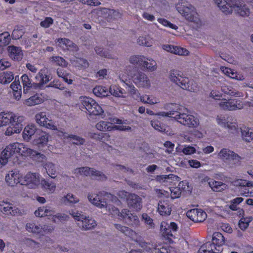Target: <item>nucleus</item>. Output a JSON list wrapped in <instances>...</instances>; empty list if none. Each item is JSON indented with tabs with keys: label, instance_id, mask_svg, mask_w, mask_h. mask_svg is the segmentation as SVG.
<instances>
[{
	"label": "nucleus",
	"instance_id": "nucleus-1",
	"mask_svg": "<svg viewBox=\"0 0 253 253\" xmlns=\"http://www.w3.org/2000/svg\"><path fill=\"white\" fill-rule=\"evenodd\" d=\"M87 199L92 204L98 208H105L112 215L119 213L118 209L111 203L119 205L121 203L120 201L111 194L105 192H99L98 194L89 193L87 195Z\"/></svg>",
	"mask_w": 253,
	"mask_h": 253
},
{
	"label": "nucleus",
	"instance_id": "nucleus-49",
	"mask_svg": "<svg viewBox=\"0 0 253 253\" xmlns=\"http://www.w3.org/2000/svg\"><path fill=\"white\" fill-rule=\"evenodd\" d=\"M137 42L139 45L151 47L154 43V40L149 36H141L138 38Z\"/></svg>",
	"mask_w": 253,
	"mask_h": 253
},
{
	"label": "nucleus",
	"instance_id": "nucleus-30",
	"mask_svg": "<svg viewBox=\"0 0 253 253\" xmlns=\"http://www.w3.org/2000/svg\"><path fill=\"white\" fill-rule=\"evenodd\" d=\"M27 157H31L34 161L38 163H41L42 166L43 164H45L46 160V156L41 154V153L37 152V151L29 148L28 147L27 150Z\"/></svg>",
	"mask_w": 253,
	"mask_h": 253
},
{
	"label": "nucleus",
	"instance_id": "nucleus-34",
	"mask_svg": "<svg viewBox=\"0 0 253 253\" xmlns=\"http://www.w3.org/2000/svg\"><path fill=\"white\" fill-rule=\"evenodd\" d=\"M10 57L14 60L19 61L23 57V52L21 48L13 45L8 47Z\"/></svg>",
	"mask_w": 253,
	"mask_h": 253
},
{
	"label": "nucleus",
	"instance_id": "nucleus-56",
	"mask_svg": "<svg viewBox=\"0 0 253 253\" xmlns=\"http://www.w3.org/2000/svg\"><path fill=\"white\" fill-rule=\"evenodd\" d=\"M177 152H182L185 155H191L196 152V149L190 145H184L183 148L177 147L176 148Z\"/></svg>",
	"mask_w": 253,
	"mask_h": 253
},
{
	"label": "nucleus",
	"instance_id": "nucleus-47",
	"mask_svg": "<svg viewBox=\"0 0 253 253\" xmlns=\"http://www.w3.org/2000/svg\"><path fill=\"white\" fill-rule=\"evenodd\" d=\"M243 139L246 141L250 142L253 140V130L251 128L243 126L241 128Z\"/></svg>",
	"mask_w": 253,
	"mask_h": 253
},
{
	"label": "nucleus",
	"instance_id": "nucleus-6",
	"mask_svg": "<svg viewBox=\"0 0 253 253\" xmlns=\"http://www.w3.org/2000/svg\"><path fill=\"white\" fill-rule=\"evenodd\" d=\"M178 12L185 19L199 25L201 23L199 16L194 6L186 0H180L175 5Z\"/></svg>",
	"mask_w": 253,
	"mask_h": 253
},
{
	"label": "nucleus",
	"instance_id": "nucleus-14",
	"mask_svg": "<svg viewBox=\"0 0 253 253\" xmlns=\"http://www.w3.org/2000/svg\"><path fill=\"white\" fill-rule=\"evenodd\" d=\"M218 105L220 109L224 111L241 110L244 107V104L242 101L236 99L223 98L220 100Z\"/></svg>",
	"mask_w": 253,
	"mask_h": 253
},
{
	"label": "nucleus",
	"instance_id": "nucleus-58",
	"mask_svg": "<svg viewBox=\"0 0 253 253\" xmlns=\"http://www.w3.org/2000/svg\"><path fill=\"white\" fill-rule=\"evenodd\" d=\"M69 216L65 213H58L54 214L51 220L54 222H63L68 219Z\"/></svg>",
	"mask_w": 253,
	"mask_h": 253
},
{
	"label": "nucleus",
	"instance_id": "nucleus-50",
	"mask_svg": "<svg viewBox=\"0 0 253 253\" xmlns=\"http://www.w3.org/2000/svg\"><path fill=\"white\" fill-rule=\"evenodd\" d=\"M61 200L65 205L69 204H75L79 202V198L72 193L67 194L62 198Z\"/></svg>",
	"mask_w": 253,
	"mask_h": 253
},
{
	"label": "nucleus",
	"instance_id": "nucleus-46",
	"mask_svg": "<svg viewBox=\"0 0 253 253\" xmlns=\"http://www.w3.org/2000/svg\"><path fill=\"white\" fill-rule=\"evenodd\" d=\"M26 229L29 232L34 234H40L42 232V227L35 222H29L26 224Z\"/></svg>",
	"mask_w": 253,
	"mask_h": 253
},
{
	"label": "nucleus",
	"instance_id": "nucleus-51",
	"mask_svg": "<svg viewBox=\"0 0 253 253\" xmlns=\"http://www.w3.org/2000/svg\"><path fill=\"white\" fill-rule=\"evenodd\" d=\"M22 83L23 86V91L26 93L30 87H32V80L29 78L27 74H24L21 77Z\"/></svg>",
	"mask_w": 253,
	"mask_h": 253
},
{
	"label": "nucleus",
	"instance_id": "nucleus-62",
	"mask_svg": "<svg viewBox=\"0 0 253 253\" xmlns=\"http://www.w3.org/2000/svg\"><path fill=\"white\" fill-rule=\"evenodd\" d=\"M72 64L76 66L86 68L88 66V63L86 60L83 58H77L76 60H71Z\"/></svg>",
	"mask_w": 253,
	"mask_h": 253
},
{
	"label": "nucleus",
	"instance_id": "nucleus-42",
	"mask_svg": "<svg viewBox=\"0 0 253 253\" xmlns=\"http://www.w3.org/2000/svg\"><path fill=\"white\" fill-rule=\"evenodd\" d=\"M210 187L215 192H221L227 189L228 186L225 184L221 181L215 180H210L209 182Z\"/></svg>",
	"mask_w": 253,
	"mask_h": 253
},
{
	"label": "nucleus",
	"instance_id": "nucleus-28",
	"mask_svg": "<svg viewBox=\"0 0 253 253\" xmlns=\"http://www.w3.org/2000/svg\"><path fill=\"white\" fill-rule=\"evenodd\" d=\"M163 48L167 51L178 55L186 56L189 54V51L186 48L177 46L165 44L163 45Z\"/></svg>",
	"mask_w": 253,
	"mask_h": 253
},
{
	"label": "nucleus",
	"instance_id": "nucleus-63",
	"mask_svg": "<svg viewBox=\"0 0 253 253\" xmlns=\"http://www.w3.org/2000/svg\"><path fill=\"white\" fill-rule=\"evenodd\" d=\"M51 61L53 62L57 65L66 67L67 66V62L66 60L60 56H53L51 58Z\"/></svg>",
	"mask_w": 253,
	"mask_h": 253
},
{
	"label": "nucleus",
	"instance_id": "nucleus-24",
	"mask_svg": "<svg viewBox=\"0 0 253 253\" xmlns=\"http://www.w3.org/2000/svg\"><path fill=\"white\" fill-rule=\"evenodd\" d=\"M57 135L61 137V138L64 141H67V142H71L73 144L78 145H82L85 142L84 139L79 136L69 134L67 133L63 132L61 131H58L57 132Z\"/></svg>",
	"mask_w": 253,
	"mask_h": 253
},
{
	"label": "nucleus",
	"instance_id": "nucleus-37",
	"mask_svg": "<svg viewBox=\"0 0 253 253\" xmlns=\"http://www.w3.org/2000/svg\"><path fill=\"white\" fill-rule=\"evenodd\" d=\"M157 180L162 183H169L171 184H175L176 182L180 181V178L177 175L173 174L169 175H161L157 176Z\"/></svg>",
	"mask_w": 253,
	"mask_h": 253
},
{
	"label": "nucleus",
	"instance_id": "nucleus-59",
	"mask_svg": "<svg viewBox=\"0 0 253 253\" xmlns=\"http://www.w3.org/2000/svg\"><path fill=\"white\" fill-rule=\"evenodd\" d=\"M9 112L0 113V127L8 125Z\"/></svg>",
	"mask_w": 253,
	"mask_h": 253
},
{
	"label": "nucleus",
	"instance_id": "nucleus-22",
	"mask_svg": "<svg viewBox=\"0 0 253 253\" xmlns=\"http://www.w3.org/2000/svg\"><path fill=\"white\" fill-rule=\"evenodd\" d=\"M117 13V12L114 10L104 8L94 10L91 14L94 17L100 18V20H102L101 18H103L109 21L114 18Z\"/></svg>",
	"mask_w": 253,
	"mask_h": 253
},
{
	"label": "nucleus",
	"instance_id": "nucleus-48",
	"mask_svg": "<svg viewBox=\"0 0 253 253\" xmlns=\"http://www.w3.org/2000/svg\"><path fill=\"white\" fill-rule=\"evenodd\" d=\"M13 79V74L11 72H3L0 74V83L2 84H9Z\"/></svg>",
	"mask_w": 253,
	"mask_h": 253
},
{
	"label": "nucleus",
	"instance_id": "nucleus-60",
	"mask_svg": "<svg viewBox=\"0 0 253 253\" xmlns=\"http://www.w3.org/2000/svg\"><path fill=\"white\" fill-rule=\"evenodd\" d=\"M47 117V116L44 112H41L37 113L35 117L36 123L41 126L42 123L46 120Z\"/></svg>",
	"mask_w": 253,
	"mask_h": 253
},
{
	"label": "nucleus",
	"instance_id": "nucleus-12",
	"mask_svg": "<svg viewBox=\"0 0 253 253\" xmlns=\"http://www.w3.org/2000/svg\"><path fill=\"white\" fill-rule=\"evenodd\" d=\"M177 224L174 222L169 223L163 221L161 224V231L163 236L169 243H172V239L175 238V232L178 230Z\"/></svg>",
	"mask_w": 253,
	"mask_h": 253
},
{
	"label": "nucleus",
	"instance_id": "nucleus-53",
	"mask_svg": "<svg viewBox=\"0 0 253 253\" xmlns=\"http://www.w3.org/2000/svg\"><path fill=\"white\" fill-rule=\"evenodd\" d=\"M253 218L251 216L242 217L239 221L238 225L242 230H246L249 226L250 223L252 221Z\"/></svg>",
	"mask_w": 253,
	"mask_h": 253
},
{
	"label": "nucleus",
	"instance_id": "nucleus-13",
	"mask_svg": "<svg viewBox=\"0 0 253 253\" xmlns=\"http://www.w3.org/2000/svg\"><path fill=\"white\" fill-rule=\"evenodd\" d=\"M217 158L225 163L233 165L239 163L241 160L238 154L227 148L221 149L217 154Z\"/></svg>",
	"mask_w": 253,
	"mask_h": 253
},
{
	"label": "nucleus",
	"instance_id": "nucleus-19",
	"mask_svg": "<svg viewBox=\"0 0 253 253\" xmlns=\"http://www.w3.org/2000/svg\"><path fill=\"white\" fill-rule=\"evenodd\" d=\"M217 124L224 127H227L229 131L233 133L238 130V126L237 120L230 117L217 116L216 118Z\"/></svg>",
	"mask_w": 253,
	"mask_h": 253
},
{
	"label": "nucleus",
	"instance_id": "nucleus-64",
	"mask_svg": "<svg viewBox=\"0 0 253 253\" xmlns=\"http://www.w3.org/2000/svg\"><path fill=\"white\" fill-rule=\"evenodd\" d=\"M95 51L96 54L101 57L108 58H112L111 55L107 51L104 50L101 46L95 47Z\"/></svg>",
	"mask_w": 253,
	"mask_h": 253
},
{
	"label": "nucleus",
	"instance_id": "nucleus-39",
	"mask_svg": "<svg viewBox=\"0 0 253 253\" xmlns=\"http://www.w3.org/2000/svg\"><path fill=\"white\" fill-rule=\"evenodd\" d=\"M109 94L116 97H126V91L119 86L113 84L110 86L109 88Z\"/></svg>",
	"mask_w": 253,
	"mask_h": 253
},
{
	"label": "nucleus",
	"instance_id": "nucleus-57",
	"mask_svg": "<svg viewBox=\"0 0 253 253\" xmlns=\"http://www.w3.org/2000/svg\"><path fill=\"white\" fill-rule=\"evenodd\" d=\"M186 87H182L183 89L188 90L191 92H197L199 90V86L197 84L193 81H190L188 78L187 82H186Z\"/></svg>",
	"mask_w": 253,
	"mask_h": 253
},
{
	"label": "nucleus",
	"instance_id": "nucleus-31",
	"mask_svg": "<svg viewBox=\"0 0 253 253\" xmlns=\"http://www.w3.org/2000/svg\"><path fill=\"white\" fill-rule=\"evenodd\" d=\"M142 67L148 72H155L158 69V65L156 60L150 57L145 56Z\"/></svg>",
	"mask_w": 253,
	"mask_h": 253
},
{
	"label": "nucleus",
	"instance_id": "nucleus-21",
	"mask_svg": "<svg viewBox=\"0 0 253 253\" xmlns=\"http://www.w3.org/2000/svg\"><path fill=\"white\" fill-rule=\"evenodd\" d=\"M113 216H121L123 218L128 220V223L133 227H138L140 225V221L138 216L136 214L130 213L129 210L126 209L122 210L121 212L119 211L118 214Z\"/></svg>",
	"mask_w": 253,
	"mask_h": 253
},
{
	"label": "nucleus",
	"instance_id": "nucleus-3",
	"mask_svg": "<svg viewBox=\"0 0 253 253\" xmlns=\"http://www.w3.org/2000/svg\"><path fill=\"white\" fill-rule=\"evenodd\" d=\"M120 80L125 83L128 79H132L134 84L138 87L148 89L151 86V81L148 76L144 73L136 70L130 66H127L124 72L119 74Z\"/></svg>",
	"mask_w": 253,
	"mask_h": 253
},
{
	"label": "nucleus",
	"instance_id": "nucleus-40",
	"mask_svg": "<svg viewBox=\"0 0 253 253\" xmlns=\"http://www.w3.org/2000/svg\"><path fill=\"white\" fill-rule=\"evenodd\" d=\"M41 184L42 188L48 194L53 193L56 190V184L52 181H49L42 178Z\"/></svg>",
	"mask_w": 253,
	"mask_h": 253
},
{
	"label": "nucleus",
	"instance_id": "nucleus-54",
	"mask_svg": "<svg viewBox=\"0 0 253 253\" xmlns=\"http://www.w3.org/2000/svg\"><path fill=\"white\" fill-rule=\"evenodd\" d=\"M57 74L59 77L62 78L68 84H72L73 80L70 79V75L67 73L64 70L58 69Z\"/></svg>",
	"mask_w": 253,
	"mask_h": 253
},
{
	"label": "nucleus",
	"instance_id": "nucleus-20",
	"mask_svg": "<svg viewBox=\"0 0 253 253\" xmlns=\"http://www.w3.org/2000/svg\"><path fill=\"white\" fill-rule=\"evenodd\" d=\"M22 176V174L18 169H12L8 171L6 174L5 181L8 186L14 187L18 183L21 185Z\"/></svg>",
	"mask_w": 253,
	"mask_h": 253
},
{
	"label": "nucleus",
	"instance_id": "nucleus-43",
	"mask_svg": "<svg viewBox=\"0 0 253 253\" xmlns=\"http://www.w3.org/2000/svg\"><path fill=\"white\" fill-rule=\"evenodd\" d=\"M43 99L41 95L36 94L24 100V104L28 106H32L42 103Z\"/></svg>",
	"mask_w": 253,
	"mask_h": 253
},
{
	"label": "nucleus",
	"instance_id": "nucleus-23",
	"mask_svg": "<svg viewBox=\"0 0 253 253\" xmlns=\"http://www.w3.org/2000/svg\"><path fill=\"white\" fill-rule=\"evenodd\" d=\"M187 216L194 222H203L207 218L206 212L201 209H193L189 210L186 213Z\"/></svg>",
	"mask_w": 253,
	"mask_h": 253
},
{
	"label": "nucleus",
	"instance_id": "nucleus-33",
	"mask_svg": "<svg viewBox=\"0 0 253 253\" xmlns=\"http://www.w3.org/2000/svg\"><path fill=\"white\" fill-rule=\"evenodd\" d=\"M57 43L58 46L62 47L63 49L71 51L76 50L77 49L76 45L71 41L66 38H59L57 40Z\"/></svg>",
	"mask_w": 253,
	"mask_h": 253
},
{
	"label": "nucleus",
	"instance_id": "nucleus-8",
	"mask_svg": "<svg viewBox=\"0 0 253 253\" xmlns=\"http://www.w3.org/2000/svg\"><path fill=\"white\" fill-rule=\"evenodd\" d=\"M224 243L222 234L216 232L212 235V243L208 242L201 247L198 253H219L222 251V246Z\"/></svg>",
	"mask_w": 253,
	"mask_h": 253
},
{
	"label": "nucleus",
	"instance_id": "nucleus-5",
	"mask_svg": "<svg viewBox=\"0 0 253 253\" xmlns=\"http://www.w3.org/2000/svg\"><path fill=\"white\" fill-rule=\"evenodd\" d=\"M219 8L226 15L232 13L233 10L243 17L248 16L250 13V9L242 0H227Z\"/></svg>",
	"mask_w": 253,
	"mask_h": 253
},
{
	"label": "nucleus",
	"instance_id": "nucleus-16",
	"mask_svg": "<svg viewBox=\"0 0 253 253\" xmlns=\"http://www.w3.org/2000/svg\"><path fill=\"white\" fill-rule=\"evenodd\" d=\"M74 173L77 175L93 176L94 178L100 180H104L106 179V176L103 173L97 171L93 168H90L87 167L75 169Z\"/></svg>",
	"mask_w": 253,
	"mask_h": 253
},
{
	"label": "nucleus",
	"instance_id": "nucleus-29",
	"mask_svg": "<svg viewBox=\"0 0 253 253\" xmlns=\"http://www.w3.org/2000/svg\"><path fill=\"white\" fill-rule=\"evenodd\" d=\"M47 73V69L44 68L41 69L35 76V80L39 85H43L49 81L50 77Z\"/></svg>",
	"mask_w": 253,
	"mask_h": 253
},
{
	"label": "nucleus",
	"instance_id": "nucleus-7",
	"mask_svg": "<svg viewBox=\"0 0 253 253\" xmlns=\"http://www.w3.org/2000/svg\"><path fill=\"white\" fill-rule=\"evenodd\" d=\"M177 111L176 114L173 118L179 123L191 128H196L199 126L198 118L194 115L187 114L188 110L186 108L178 105Z\"/></svg>",
	"mask_w": 253,
	"mask_h": 253
},
{
	"label": "nucleus",
	"instance_id": "nucleus-17",
	"mask_svg": "<svg viewBox=\"0 0 253 253\" xmlns=\"http://www.w3.org/2000/svg\"><path fill=\"white\" fill-rule=\"evenodd\" d=\"M168 78L173 83L182 87H186V82L188 78L186 77L183 73L179 70L171 69L169 72Z\"/></svg>",
	"mask_w": 253,
	"mask_h": 253
},
{
	"label": "nucleus",
	"instance_id": "nucleus-18",
	"mask_svg": "<svg viewBox=\"0 0 253 253\" xmlns=\"http://www.w3.org/2000/svg\"><path fill=\"white\" fill-rule=\"evenodd\" d=\"M0 211L7 215H22L24 211L7 201H0Z\"/></svg>",
	"mask_w": 253,
	"mask_h": 253
},
{
	"label": "nucleus",
	"instance_id": "nucleus-35",
	"mask_svg": "<svg viewBox=\"0 0 253 253\" xmlns=\"http://www.w3.org/2000/svg\"><path fill=\"white\" fill-rule=\"evenodd\" d=\"M171 209L169 202L167 201H160L159 202L157 211L162 216L170 215Z\"/></svg>",
	"mask_w": 253,
	"mask_h": 253
},
{
	"label": "nucleus",
	"instance_id": "nucleus-32",
	"mask_svg": "<svg viewBox=\"0 0 253 253\" xmlns=\"http://www.w3.org/2000/svg\"><path fill=\"white\" fill-rule=\"evenodd\" d=\"M37 134H38L39 136L35 139V144L37 145L39 147L46 145L49 140V135L48 133L39 130L37 132Z\"/></svg>",
	"mask_w": 253,
	"mask_h": 253
},
{
	"label": "nucleus",
	"instance_id": "nucleus-11",
	"mask_svg": "<svg viewBox=\"0 0 253 253\" xmlns=\"http://www.w3.org/2000/svg\"><path fill=\"white\" fill-rule=\"evenodd\" d=\"M79 103L82 104L83 108L86 110L89 115L99 116L104 113V110L101 106L91 98L81 96L79 98Z\"/></svg>",
	"mask_w": 253,
	"mask_h": 253
},
{
	"label": "nucleus",
	"instance_id": "nucleus-2",
	"mask_svg": "<svg viewBox=\"0 0 253 253\" xmlns=\"http://www.w3.org/2000/svg\"><path fill=\"white\" fill-rule=\"evenodd\" d=\"M114 226L118 230L130 237L135 242L138 243L142 248L148 252L151 251L152 253H170V247L167 245H153L150 243L143 242L141 240V237L136 232L128 227L122 226L119 224H115Z\"/></svg>",
	"mask_w": 253,
	"mask_h": 253
},
{
	"label": "nucleus",
	"instance_id": "nucleus-41",
	"mask_svg": "<svg viewBox=\"0 0 253 253\" xmlns=\"http://www.w3.org/2000/svg\"><path fill=\"white\" fill-rule=\"evenodd\" d=\"M220 69L223 74L232 79H235L240 81H242L244 79V76L242 75L238 74L236 72H234V70L230 68L221 67Z\"/></svg>",
	"mask_w": 253,
	"mask_h": 253
},
{
	"label": "nucleus",
	"instance_id": "nucleus-36",
	"mask_svg": "<svg viewBox=\"0 0 253 253\" xmlns=\"http://www.w3.org/2000/svg\"><path fill=\"white\" fill-rule=\"evenodd\" d=\"M39 130L37 129L36 126L34 124L26 126L23 131V138L25 141H29L31 137Z\"/></svg>",
	"mask_w": 253,
	"mask_h": 253
},
{
	"label": "nucleus",
	"instance_id": "nucleus-15",
	"mask_svg": "<svg viewBox=\"0 0 253 253\" xmlns=\"http://www.w3.org/2000/svg\"><path fill=\"white\" fill-rule=\"evenodd\" d=\"M41 177L39 173L29 172L22 176L21 185H26L30 189H36L41 184Z\"/></svg>",
	"mask_w": 253,
	"mask_h": 253
},
{
	"label": "nucleus",
	"instance_id": "nucleus-9",
	"mask_svg": "<svg viewBox=\"0 0 253 253\" xmlns=\"http://www.w3.org/2000/svg\"><path fill=\"white\" fill-rule=\"evenodd\" d=\"M8 124L9 126L6 128L5 134L10 136L14 133H19L23 128V122L25 120L23 116L9 112Z\"/></svg>",
	"mask_w": 253,
	"mask_h": 253
},
{
	"label": "nucleus",
	"instance_id": "nucleus-44",
	"mask_svg": "<svg viewBox=\"0 0 253 253\" xmlns=\"http://www.w3.org/2000/svg\"><path fill=\"white\" fill-rule=\"evenodd\" d=\"M94 94L98 97H105L109 94V89L105 86L98 85L93 89Z\"/></svg>",
	"mask_w": 253,
	"mask_h": 253
},
{
	"label": "nucleus",
	"instance_id": "nucleus-25",
	"mask_svg": "<svg viewBox=\"0 0 253 253\" xmlns=\"http://www.w3.org/2000/svg\"><path fill=\"white\" fill-rule=\"evenodd\" d=\"M110 122L100 121L96 125V128L100 131H111L113 124H122V121L118 118H110Z\"/></svg>",
	"mask_w": 253,
	"mask_h": 253
},
{
	"label": "nucleus",
	"instance_id": "nucleus-55",
	"mask_svg": "<svg viewBox=\"0 0 253 253\" xmlns=\"http://www.w3.org/2000/svg\"><path fill=\"white\" fill-rule=\"evenodd\" d=\"M42 126L51 130H57L58 129L56 123L50 119L49 116H47L46 120H45L44 123H42Z\"/></svg>",
	"mask_w": 253,
	"mask_h": 253
},
{
	"label": "nucleus",
	"instance_id": "nucleus-26",
	"mask_svg": "<svg viewBox=\"0 0 253 253\" xmlns=\"http://www.w3.org/2000/svg\"><path fill=\"white\" fill-rule=\"evenodd\" d=\"M127 202L128 206L134 211H138L142 207L141 198L134 194L128 195Z\"/></svg>",
	"mask_w": 253,
	"mask_h": 253
},
{
	"label": "nucleus",
	"instance_id": "nucleus-27",
	"mask_svg": "<svg viewBox=\"0 0 253 253\" xmlns=\"http://www.w3.org/2000/svg\"><path fill=\"white\" fill-rule=\"evenodd\" d=\"M126 88L132 95L135 99H137L138 98H139L141 102L147 104L148 98H149L148 95L143 94L140 95L138 90L131 84L126 83Z\"/></svg>",
	"mask_w": 253,
	"mask_h": 253
},
{
	"label": "nucleus",
	"instance_id": "nucleus-61",
	"mask_svg": "<svg viewBox=\"0 0 253 253\" xmlns=\"http://www.w3.org/2000/svg\"><path fill=\"white\" fill-rule=\"evenodd\" d=\"M152 126L156 130L160 132H163L166 130V127L162 124L159 121L153 120L151 122Z\"/></svg>",
	"mask_w": 253,
	"mask_h": 253
},
{
	"label": "nucleus",
	"instance_id": "nucleus-45",
	"mask_svg": "<svg viewBox=\"0 0 253 253\" xmlns=\"http://www.w3.org/2000/svg\"><path fill=\"white\" fill-rule=\"evenodd\" d=\"M222 92L232 96L241 97L243 96L242 93L240 92L236 89L230 86H222L221 87Z\"/></svg>",
	"mask_w": 253,
	"mask_h": 253
},
{
	"label": "nucleus",
	"instance_id": "nucleus-52",
	"mask_svg": "<svg viewBox=\"0 0 253 253\" xmlns=\"http://www.w3.org/2000/svg\"><path fill=\"white\" fill-rule=\"evenodd\" d=\"M145 58V56L142 55H134L129 57V61L131 64L142 66Z\"/></svg>",
	"mask_w": 253,
	"mask_h": 253
},
{
	"label": "nucleus",
	"instance_id": "nucleus-10",
	"mask_svg": "<svg viewBox=\"0 0 253 253\" xmlns=\"http://www.w3.org/2000/svg\"><path fill=\"white\" fill-rule=\"evenodd\" d=\"M69 214L78 222V226L83 230H90L94 228L97 225V223L94 219L86 216L81 212L71 210L69 211Z\"/></svg>",
	"mask_w": 253,
	"mask_h": 253
},
{
	"label": "nucleus",
	"instance_id": "nucleus-38",
	"mask_svg": "<svg viewBox=\"0 0 253 253\" xmlns=\"http://www.w3.org/2000/svg\"><path fill=\"white\" fill-rule=\"evenodd\" d=\"M42 167L49 176L52 178H55L56 177L57 167L54 164L50 162H47L43 164Z\"/></svg>",
	"mask_w": 253,
	"mask_h": 253
},
{
	"label": "nucleus",
	"instance_id": "nucleus-4",
	"mask_svg": "<svg viewBox=\"0 0 253 253\" xmlns=\"http://www.w3.org/2000/svg\"><path fill=\"white\" fill-rule=\"evenodd\" d=\"M28 146L22 143L15 142L6 146L2 151V156L8 161L16 163L18 156L27 157Z\"/></svg>",
	"mask_w": 253,
	"mask_h": 253
}]
</instances>
